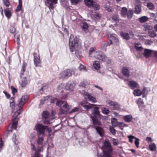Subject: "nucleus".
Segmentation results:
<instances>
[{
	"label": "nucleus",
	"instance_id": "nucleus-1",
	"mask_svg": "<svg viewBox=\"0 0 157 157\" xmlns=\"http://www.w3.org/2000/svg\"><path fill=\"white\" fill-rule=\"evenodd\" d=\"M69 46L70 49L72 52L80 48V42L76 36L73 35H71L69 40Z\"/></svg>",
	"mask_w": 157,
	"mask_h": 157
},
{
	"label": "nucleus",
	"instance_id": "nucleus-2",
	"mask_svg": "<svg viewBox=\"0 0 157 157\" xmlns=\"http://www.w3.org/2000/svg\"><path fill=\"white\" fill-rule=\"evenodd\" d=\"M56 105L58 106L62 105V107L60 108L59 110V114L61 115L67 114L71 107L67 102L60 100L57 101Z\"/></svg>",
	"mask_w": 157,
	"mask_h": 157
},
{
	"label": "nucleus",
	"instance_id": "nucleus-3",
	"mask_svg": "<svg viewBox=\"0 0 157 157\" xmlns=\"http://www.w3.org/2000/svg\"><path fill=\"white\" fill-rule=\"evenodd\" d=\"M103 151L104 152L106 157H109L112 153L113 149L109 142L108 140H105L102 146Z\"/></svg>",
	"mask_w": 157,
	"mask_h": 157
},
{
	"label": "nucleus",
	"instance_id": "nucleus-4",
	"mask_svg": "<svg viewBox=\"0 0 157 157\" xmlns=\"http://www.w3.org/2000/svg\"><path fill=\"white\" fill-rule=\"evenodd\" d=\"M35 128L37 132L38 136H43L44 135L45 130L47 129L49 133L52 132V129L51 128H48L47 126L43 125L41 124L36 125Z\"/></svg>",
	"mask_w": 157,
	"mask_h": 157
},
{
	"label": "nucleus",
	"instance_id": "nucleus-5",
	"mask_svg": "<svg viewBox=\"0 0 157 157\" xmlns=\"http://www.w3.org/2000/svg\"><path fill=\"white\" fill-rule=\"evenodd\" d=\"M74 73V72L73 71L69 69H67L62 72L59 74V78L60 79L68 78Z\"/></svg>",
	"mask_w": 157,
	"mask_h": 157
},
{
	"label": "nucleus",
	"instance_id": "nucleus-6",
	"mask_svg": "<svg viewBox=\"0 0 157 157\" xmlns=\"http://www.w3.org/2000/svg\"><path fill=\"white\" fill-rule=\"evenodd\" d=\"M81 93L87 101H91L93 103H95L96 102V98L92 96L89 93L85 91V90H83Z\"/></svg>",
	"mask_w": 157,
	"mask_h": 157
},
{
	"label": "nucleus",
	"instance_id": "nucleus-7",
	"mask_svg": "<svg viewBox=\"0 0 157 157\" xmlns=\"http://www.w3.org/2000/svg\"><path fill=\"white\" fill-rule=\"evenodd\" d=\"M107 104L113 110H118L120 109V105L117 102L109 100L107 101Z\"/></svg>",
	"mask_w": 157,
	"mask_h": 157
},
{
	"label": "nucleus",
	"instance_id": "nucleus-8",
	"mask_svg": "<svg viewBox=\"0 0 157 157\" xmlns=\"http://www.w3.org/2000/svg\"><path fill=\"white\" fill-rule=\"evenodd\" d=\"M13 124L10 127H9L8 128L7 132H12L13 129L16 130L17 128V123L18 119L16 117H14L12 120Z\"/></svg>",
	"mask_w": 157,
	"mask_h": 157
},
{
	"label": "nucleus",
	"instance_id": "nucleus-9",
	"mask_svg": "<svg viewBox=\"0 0 157 157\" xmlns=\"http://www.w3.org/2000/svg\"><path fill=\"white\" fill-rule=\"evenodd\" d=\"M57 0H46V2L45 3L46 5L48 7L50 10H53L54 7L53 6V5L57 3Z\"/></svg>",
	"mask_w": 157,
	"mask_h": 157
},
{
	"label": "nucleus",
	"instance_id": "nucleus-10",
	"mask_svg": "<svg viewBox=\"0 0 157 157\" xmlns=\"http://www.w3.org/2000/svg\"><path fill=\"white\" fill-rule=\"evenodd\" d=\"M87 102L86 101H83L80 103V105L82 106L84 109L86 110H88L91 109L94 107V106H96V105L93 104H89V105H86Z\"/></svg>",
	"mask_w": 157,
	"mask_h": 157
},
{
	"label": "nucleus",
	"instance_id": "nucleus-11",
	"mask_svg": "<svg viewBox=\"0 0 157 157\" xmlns=\"http://www.w3.org/2000/svg\"><path fill=\"white\" fill-rule=\"evenodd\" d=\"M75 85V83L72 82H68L65 87V89L67 90H69L70 91H73Z\"/></svg>",
	"mask_w": 157,
	"mask_h": 157
},
{
	"label": "nucleus",
	"instance_id": "nucleus-12",
	"mask_svg": "<svg viewBox=\"0 0 157 157\" xmlns=\"http://www.w3.org/2000/svg\"><path fill=\"white\" fill-rule=\"evenodd\" d=\"M95 56L96 58L102 61L103 60H105V56L104 54L101 51H98L95 53Z\"/></svg>",
	"mask_w": 157,
	"mask_h": 157
},
{
	"label": "nucleus",
	"instance_id": "nucleus-13",
	"mask_svg": "<svg viewBox=\"0 0 157 157\" xmlns=\"http://www.w3.org/2000/svg\"><path fill=\"white\" fill-rule=\"evenodd\" d=\"M27 98L28 97L27 96H23L22 97L18 104V106L19 108L22 109V106H23L25 104L27 101Z\"/></svg>",
	"mask_w": 157,
	"mask_h": 157
},
{
	"label": "nucleus",
	"instance_id": "nucleus-14",
	"mask_svg": "<svg viewBox=\"0 0 157 157\" xmlns=\"http://www.w3.org/2000/svg\"><path fill=\"white\" fill-rule=\"evenodd\" d=\"M122 74L127 77H129L130 76V69L128 67L124 66L123 67L122 70Z\"/></svg>",
	"mask_w": 157,
	"mask_h": 157
},
{
	"label": "nucleus",
	"instance_id": "nucleus-15",
	"mask_svg": "<svg viewBox=\"0 0 157 157\" xmlns=\"http://www.w3.org/2000/svg\"><path fill=\"white\" fill-rule=\"evenodd\" d=\"M94 128L96 130V132L101 137H102L104 135V131L103 129L100 127H94Z\"/></svg>",
	"mask_w": 157,
	"mask_h": 157
},
{
	"label": "nucleus",
	"instance_id": "nucleus-16",
	"mask_svg": "<svg viewBox=\"0 0 157 157\" xmlns=\"http://www.w3.org/2000/svg\"><path fill=\"white\" fill-rule=\"evenodd\" d=\"M33 60L35 66L38 67L40 63V60L39 56L36 53H34V54Z\"/></svg>",
	"mask_w": 157,
	"mask_h": 157
},
{
	"label": "nucleus",
	"instance_id": "nucleus-17",
	"mask_svg": "<svg viewBox=\"0 0 157 157\" xmlns=\"http://www.w3.org/2000/svg\"><path fill=\"white\" fill-rule=\"evenodd\" d=\"M91 117L93 121V123L94 125V127H95L96 126V127H99V126L101 125V123L98 121L96 118V117H93L91 116Z\"/></svg>",
	"mask_w": 157,
	"mask_h": 157
},
{
	"label": "nucleus",
	"instance_id": "nucleus-18",
	"mask_svg": "<svg viewBox=\"0 0 157 157\" xmlns=\"http://www.w3.org/2000/svg\"><path fill=\"white\" fill-rule=\"evenodd\" d=\"M152 52L153 51L151 50L145 48L144 49L143 54L145 57L148 58L151 55Z\"/></svg>",
	"mask_w": 157,
	"mask_h": 157
},
{
	"label": "nucleus",
	"instance_id": "nucleus-19",
	"mask_svg": "<svg viewBox=\"0 0 157 157\" xmlns=\"http://www.w3.org/2000/svg\"><path fill=\"white\" fill-rule=\"evenodd\" d=\"M99 108L98 107H95L92 110V113L94 116L93 117H96L100 116V112L98 110Z\"/></svg>",
	"mask_w": 157,
	"mask_h": 157
},
{
	"label": "nucleus",
	"instance_id": "nucleus-20",
	"mask_svg": "<svg viewBox=\"0 0 157 157\" xmlns=\"http://www.w3.org/2000/svg\"><path fill=\"white\" fill-rule=\"evenodd\" d=\"M128 85L132 89H133L137 87V84L136 82L131 81H129Z\"/></svg>",
	"mask_w": 157,
	"mask_h": 157
},
{
	"label": "nucleus",
	"instance_id": "nucleus-21",
	"mask_svg": "<svg viewBox=\"0 0 157 157\" xmlns=\"http://www.w3.org/2000/svg\"><path fill=\"white\" fill-rule=\"evenodd\" d=\"M84 2L86 5L89 7L93 6L94 2L93 0H84Z\"/></svg>",
	"mask_w": 157,
	"mask_h": 157
},
{
	"label": "nucleus",
	"instance_id": "nucleus-22",
	"mask_svg": "<svg viewBox=\"0 0 157 157\" xmlns=\"http://www.w3.org/2000/svg\"><path fill=\"white\" fill-rule=\"evenodd\" d=\"M81 27L82 30L86 33V31H87L88 28V26L87 23L86 22H84L82 23V24L81 25Z\"/></svg>",
	"mask_w": 157,
	"mask_h": 157
},
{
	"label": "nucleus",
	"instance_id": "nucleus-23",
	"mask_svg": "<svg viewBox=\"0 0 157 157\" xmlns=\"http://www.w3.org/2000/svg\"><path fill=\"white\" fill-rule=\"evenodd\" d=\"M112 44V42L111 40H110L109 42L107 43L103 44V46H101V49L103 50L106 51V47L107 46H110V45Z\"/></svg>",
	"mask_w": 157,
	"mask_h": 157
},
{
	"label": "nucleus",
	"instance_id": "nucleus-24",
	"mask_svg": "<svg viewBox=\"0 0 157 157\" xmlns=\"http://www.w3.org/2000/svg\"><path fill=\"white\" fill-rule=\"evenodd\" d=\"M27 65L26 63H23L20 75L21 77L23 75L25 71V68L27 67Z\"/></svg>",
	"mask_w": 157,
	"mask_h": 157
},
{
	"label": "nucleus",
	"instance_id": "nucleus-25",
	"mask_svg": "<svg viewBox=\"0 0 157 157\" xmlns=\"http://www.w3.org/2000/svg\"><path fill=\"white\" fill-rule=\"evenodd\" d=\"M134 46L137 51L140 52L143 49L140 44L139 43H135Z\"/></svg>",
	"mask_w": 157,
	"mask_h": 157
},
{
	"label": "nucleus",
	"instance_id": "nucleus-26",
	"mask_svg": "<svg viewBox=\"0 0 157 157\" xmlns=\"http://www.w3.org/2000/svg\"><path fill=\"white\" fill-rule=\"evenodd\" d=\"M51 97L49 98L48 97H47V96L44 97L43 98L41 99L40 101V105H42L45 102L46 103H47L48 102L47 101V99H50Z\"/></svg>",
	"mask_w": 157,
	"mask_h": 157
},
{
	"label": "nucleus",
	"instance_id": "nucleus-27",
	"mask_svg": "<svg viewBox=\"0 0 157 157\" xmlns=\"http://www.w3.org/2000/svg\"><path fill=\"white\" fill-rule=\"evenodd\" d=\"M135 10L134 11L135 13L136 14H140L141 12V9L140 5H137L135 6Z\"/></svg>",
	"mask_w": 157,
	"mask_h": 157
},
{
	"label": "nucleus",
	"instance_id": "nucleus-28",
	"mask_svg": "<svg viewBox=\"0 0 157 157\" xmlns=\"http://www.w3.org/2000/svg\"><path fill=\"white\" fill-rule=\"evenodd\" d=\"M121 36L126 40H129L130 38V37H129V34L128 33L121 32Z\"/></svg>",
	"mask_w": 157,
	"mask_h": 157
},
{
	"label": "nucleus",
	"instance_id": "nucleus-29",
	"mask_svg": "<svg viewBox=\"0 0 157 157\" xmlns=\"http://www.w3.org/2000/svg\"><path fill=\"white\" fill-rule=\"evenodd\" d=\"M127 11V9L126 7H122L121 10V14L122 16L124 17H126Z\"/></svg>",
	"mask_w": 157,
	"mask_h": 157
},
{
	"label": "nucleus",
	"instance_id": "nucleus-30",
	"mask_svg": "<svg viewBox=\"0 0 157 157\" xmlns=\"http://www.w3.org/2000/svg\"><path fill=\"white\" fill-rule=\"evenodd\" d=\"M132 117L131 115H127L124 117V121L126 122H130L132 121Z\"/></svg>",
	"mask_w": 157,
	"mask_h": 157
},
{
	"label": "nucleus",
	"instance_id": "nucleus-31",
	"mask_svg": "<svg viewBox=\"0 0 157 157\" xmlns=\"http://www.w3.org/2000/svg\"><path fill=\"white\" fill-rule=\"evenodd\" d=\"M136 103L138 104L140 108H142L144 106V103L143 100L141 98H140L138 100L136 101Z\"/></svg>",
	"mask_w": 157,
	"mask_h": 157
},
{
	"label": "nucleus",
	"instance_id": "nucleus-32",
	"mask_svg": "<svg viewBox=\"0 0 157 157\" xmlns=\"http://www.w3.org/2000/svg\"><path fill=\"white\" fill-rule=\"evenodd\" d=\"M4 12L6 17L9 19L12 16V13L11 11L9 10L5 9Z\"/></svg>",
	"mask_w": 157,
	"mask_h": 157
},
{
	"label": "nucleus",
	"instance_id": "nucleus-33",
	"mask_svg": "<svg viewBox=\"0 0 157 157\" xmlns=\"http://www.w3.org/2000/svg\"><path fill=\"white\" fill-rule=\"evenodd\" d=\"M93 66L94 69L96 70H99L100 68V64L98 61H95L93 63Z\"/></svg>",
	"mask_w": 157,
	"mask_h": 157
},
{
	"label": "nucleus",
	"instance_id": "nucleus-34",
	"mask_svg": "<svg viewBox=\"0 0 157 157\" xmlns=\"http://www.w3.org/2000/svg\"><path fill=\"white\" fill-rule=\"evenodd\" d=\"M149 149L151 151H155L156 150V146L154 143H152L149 146Z\"/></svg>",
	"mask_w": 157,
	"mask_h": 157
},
{
	"label": "nucleus",
	"instance_id": "nucleus-35",
	"mask_svg": "<svg viewBox=\"0 0 157 157\" xmlns=\"http://www.w3.org/2000/svg\"><path fill=\"white\" fill-rule=\"evenodd\" d=\"M133 11L132 10H129L127 12V16L129 19H131L132 16Z\"/></svg>",
	"mask_w": 157,
	"mask_h": 157
},
{
	"label": "nucleus",
	"instance_id": "nucleus-36",
	"mask_svg": "<svg viewBox=\"0 0 157 157\" xmlns=\"http://www.w3.org/2000/svg\"><path fill=\"white\" fill-rule=\"evenodd\" d=\"M148 34L149 36L152 38H154L157 35L156 33L154 31L151 30L149 31Z\"/></svg>",
	"mask_w": 157,
	"mask_h": 157
},
{
	"label": "nucleus",
	"instance_id": "nucleus-37",
	"mask_svg": "<svg viewBox=\"0 0 157 157\" xmlns=\"http://www.w3.org/2000/svg\"><path fill=\"white\" fill-rule=\"evenodd\" d=\"M22 8V2L21 1H19V4L18 5L17 8L16 10V12H17L21 10Z\"/></svg>",
	"mask_w": 157,
	"mask_h": 157
},
{
	"label": "nucleus",
	"instance_id": "nucleus-38",
	"mask_svg": "<svg viewBox=\"0 0 157 157\" xmlns=\"http://www.w3.org/2000/svg\"><path fill=\"white\" fill-rule=\"evenodd\" d=\"M148 17L146 16H144L139 18V21L141 23H144L146 22L148 20Z\"/></svg>",
	"mask_w": 157,
	"mask_h": 157
},
{
	"label": "nucleus",
	"instance_id": "nucleus-39",
	"mask_svg": "<svg viewBox=\"0 0 157 157\" xmlns=\"http://www.w3.org/2000/svg\"><path fill=\"white\" fill-rule=\"evenodd\" d=\"M116 35L115 34H112L110 35V37L111 39L114 40V42L116 43H117L119 42L118 39L116 37Z\"/></svg>",
	"mask_w": 157,
	"mask_h": 157
},
{
	"label": "nucleus",
	"instance_id": "nucleus-40",
	"mask_svg": "<svg viewBox=\"0 0 157 157\" xmlns=\"http://www.w3.org/2000/svg\"><path fill=\"white\" fill-rule=\"evenodd\" d=\"M27 82L26 78L25 77H24L21 80V85L22 87L25 86L27 84Z\"/></svg>",
	"mask_w": 157,
	"mask_h": 157
},
{
	"label": "nucleus",
	"instance_id": "nucleus-41",
	"mask_svg": "<svg viewBox=\"0 0 157 157\" xmlns=\"http://www.w3.org/2000/svg\"><path fill=\"white\" fill-rule=\"evenodd\" d=\"M38 138L37 140V143L38 145L42 144L44 140V138L42 136H38Z\"/></svg>",
	"mask_w": 157,
	"mask_h": 157
},
{
	"label": "nucleus",
	"instance_id": "nucleus-42",
	"mask_svg": "<svg viewBox=\"0 0 157 157\" xmlns=\"http://www.w3.org/2000/svg\"><path fill=\"white\" fill-rule=\"evenodd\" d=\"M143 26L145 31L148 30L150 31L152 29V26H150L147 23L145 24Z\"/></svg>",
	"mask_w": 157,
	"mask_h": 157
},
{
	"label": "nucleus",
	"instance_id": "nucleus-43",
	"mask_svg": "<svg viewBox=\"0 0 157 157\" xmlns=\"http://www.w3.org/2000/svg\"><path fill=\"white\" fill-rule=\"evenodd\" d=\"M79 70L80 71H82L85 72H86V67L84 66L82 64H80L79 66L78 67Z\"/></svg>",
	"mask_w": 157,
	"mask_h": 157
},
{
	"label": "nucleus",
	"instance_id": "nucleus-44",
	"mask_svg": "<svg viewBox=\"0 0 157 157\" xmlns=\"http://www.w3.org/2000/svg\"><path fill=\"white\" fill-rule=\"evenodd\" d=\"M133 94L137 96H140L142 94V92L139 89H136L134 90Z\"/></svg>",
	"mask_w": 157,
	"mask_h": 157
},
{
	"label": "nucleus",
	"instance_id": "nucleus-45",
	"mask_svg": "<svg viewBox=\"0 0 157 157\" xmlns=\"http://www.w3.org/2000/svg\"><path fill=\"white\" fill-rule=\"evenodd\" d=\"M102 112L106 115H108L109 113V110L106 108H103L101 109Z\"/></svg>",
	"mask_w": 157,
	"mask_h": 157
},
{
	"label": "nucleus",
	"instance_id": "nucleus-46",
	"mask_svg": "<svg viewBox=\"0 0 157 157\" xmlns=\"http://www.w3.org/2000/svg\"><path fill=\"white\" fill-rule=\"evenodd\" d=\"M147 6L150 10H153L155 9V6L151 2L147 4Z\"/></svg>",
	"mask_w": 157,
	"mask_h": 157
},
{
	"label": "nucleus",
	"instance_id": "nucleus-47",
	"mask_svg": "<svg viewBox=\"0 0 157 157\" xmlns=\"http://www.w3.org/2000/svg\"><path fill=\"white\" fill-rule=\"evenodd\" d=\"M49 117V113L46 111H44L42 114V117L44 119H47Z\"/></svg>",
	"mask_w": 157,
	"mask_h": 157
},
{
	"label": "nucleus",
	"instance_id": "nucleus-48",
	"mask_svg": "<svg viewBox=\"0 0 157 157\" xmlns=\"http://www.w3.org/2000/svg\"><path fill=\"white\" fill-rule=\"evenodd\" d=\"M21 109H20L19 108V109L15 113L13 117H16L17 118V117L21 113Z\"/></svg>",
	"mask_w": 157,
	"mask_h": 157
},
{
	"label": "nucleus",
	"instance_id": "nucleus-49",
	"mask_svg": "<svg viewBox=\"0 0 157 157\" xmlns=\"http://www.w3.org/2000/svg\"><path fill=\"white\" fill-rule=\"evenodd\" d=\"M47 97H51V98H50V100L49 99H47V101L48 102H49L51 103H53L54 102V101H56V98H55L53 97H52L51 96H48Z\"/></svg>",
	"mask_w": 157,
	"mask_h": 157
},
{
	"label": "nucleus",
	"instance_id": "nucleus-50",
	"mask_svg": "<svg viewBox=\"0 0 157 157\" xmlns=\"http://www.w3.org/2000/svg\"><path fill=\"white\" fill-rule=\"evenodd\" d=\"M111 122L112 124V125L114 127H115L117 125V119L115 118H112Z\"/></svg>",
	"mask_w": 157,
	"mask_h": 157
},
{
	"label": "nucleus",
	"instance_id": "nucleus-51",
	"mask_svg": "<svg viewBox=\"0 0 157 157\" xmlns=\"http://www.w3.org/2000/svg\"><path fill=\"white\" fill-rule=\"evenodd\" d=\"M109 130L110 132L113 135H115L116 134V130L112 126H110L109 127Z\"/></svg>",
	"mask_w": 157,
	"mask_h": 157
},
{
	"label": "nucleus",
	"instance_id": "nucleus-52",
	"mask_svg": "<svg viewBox=\"0 0 157 157\" xmlns=\"http://www.w3.org/2000/svg\"><path fill=\"white\" fill-rule=\"evenodd\" d=\"M12 140L15 144H17L18 143V142L17 141V139L16 138V136L15 133L13 134L12 137Z\"/></svg>",
	"mask_w": 157,
	"mask_h": 157
},
{
	"label": "nucleus",
	"instance_id": "nucleus-53",
	"mask_svg": "<svg viewBox=\"0 0 157 157\" xmlns=\"http://www.w3.org/2000/svg\"><path fill=\"white\" fill-rule=\"evenodd\" d=\"M141 92L142 94H143L145 97L146 95H147L148 93V90L146 88H144L143 89Z\"/></svg>",
	"mask_w": 157,
	"mask_h": 157
},
{
	"label": "nucleus",
	"instance_id": "nucleus-54",
	"mask_svg": "<svg viewBox=\"0 0 157 157\" xmlns=\"http://www.w3.org/2000/svg\"><path fill=\"white\" fill-rule=\"evenodd\" d=\"M113 20L115 22H117L119 21L118 16L117 14H114L112 17Z\"/></svg>",
	"mask_w": 157,
	"mask_h": 157
},
{
	"label": "nucleus",
	"instance_id": "nucleus-55",
	"mask_svg": "<svg viewBox=\"0 0 157 157\" xmlns=\"http://www.w3.org/2000/svg\"><path fill=\"white\" fill-rule=\"evenodd\" d=\"M11 88L12 90V93L14 95L17 92V90L16 88H14L13 86H11Z\"/></svg>",
	"mask_w": 157,
	"mask_h": 157
},
{
	"label": "nucleus",
	"instance_id": "nucleus-56",
	"mask_svg": "<svg viewBox=\"0 0 157 157\" xmlns=\"http://www.w3.org/2000/svg\"><path fill=\"white\" fill-rule=\"evenodd\" d=\"M95 50V48L94 47H92L90 49L89 52V56H90L91 54V53L93 52H94Z\"/></svg>",
	"mask_w": 157,
	"mask_h": 157
},
{
	"label": "nucleus",
	"instance_id": "nucleus-57",
	"mask_svg": "<svg viewBox=\"0 0 157 157\" xmlns=\"http://www.w3.org/2000/svg\"><path fill=\"white\" fill-rule=\"evenodd\" d=\"M3 2L4 5L6 7H8L10 6V2L9 0H3Z\"/></svg>",
	"mask_w": 157,
	"mask_h": 157
},
{
	"label": "nucleus",
	"instance_id": "nucleus-58",
	"mask_svg": "<svg viewBox=\"0 0 157 157\" xmlns=\"http://www.w3.org/2000/svg\"><path fill=\"white\" fill-rule=\"evenodd\" d=\"M128 138L129 139V141L131 143H132L133 142V140H132V139H135V138H136V137H135V136H132V135H130V136H128Z\"/></svg>",
	"mask_w": 157,
	"mask_h": 157
},
{
	"label": "nucleus",
	"instance_id": "nucleus-59",
	"mask_svg": "<svg viewBox=\"0 0 157 157\" xmlns=\"http://www.w3.org/2000/svg\"><path fill=\"white\" fill-rule=\"evenodd\" d=\"M139 139L138 138H136L135 141V144L137 147H138L139 144Z\"/></svg>",
	"mask_w": 157,
	"mask_h": 157
},
{
	"label": "nucleus",
	"instance_id": "nucleus-60",
	"mask_svg": "<svg viewBox=\"0 0 157 157\" xmlns=\"http://www.w3.org/2000/svg\"><path fill=\"white\" fill-rule=\"evenodd\" d=\"M153 43V42L151 40H145V43L146 45H151Z\"/></svg>",
	"mask_w": 157,
	"mask_h": 157
},
{
	"label": "nucleus",
	"instance_id": "nucleus-61",
	"mask_svg": "<svg viewBox=\"0 0 157 157\" xmlns=\"http://www.w3.org/2000/svg\"><path fill=\"white\" fill-rule=\"evenodd\" d=\"M105 60H103V62H106L107 63H111V60L110 59L105 56Z\"/></svg>",
	"mask_w": 157,
	"mask_h": 157
},
{
	"label": "nucleus",
	"instance_id": "nucleus-62",
	"mask_svg": "<svg viewBox=\"0 0 157 157\" xmlns=\"http://www.w3.org/2000/svg\"><path fill=\"white\" fill-rule=\"evenodd\" d=\"M79 110V108L77 107L74 108L71 110L69 112V113H73L78 111Z\"/></svg>",
	"mask_w": 157,
	"mask_h": 157
},
{
	"label": "nucleus",
	"instance_id": "nucleus-63",
	"mask_svg": "<svg viewBox=\"0 0 157 157\" xmlns=\"http://www.w3.org/2000/svg\"><path fill=\"white\" fill-rule=\"evenodd\" d=\"M43 156L39 154L37 151H36L35 152L34 157H42Z\"/></svg>",
	"mask_w": 157,
	"mask_h": 157
},
{
	"label": "nucleus",
	"instance_id": "nucleus-64",
	"mask_svg": "<svg viewBox=\"0 0 157 157\" xmlns=\"http://www.w3.org/2000/svg\"><path fill=\"white\" fill-rule=\"evenodd\" d=\"M65 87L64 85L62 83L60 84V85H59L58 87V89L59 90V91L60 90H62L63 89L64 87Z\"/></svg>",
	"mask_w": 157,
	"mask_h": 157
}]
</instances>
